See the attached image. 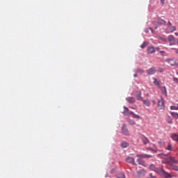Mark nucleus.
<instances>
[{
  "instance_id": "nucleus-1",
  "label": "nucleus",
  "mask_w": 178,
  "mask_h": 178,
  "mask_svg": "<svg viewBox=\"0 0 178 178\" xmlns=\"http://www.w3.org/2000/svg\"><path fill=\"white\" fill-rule=\"evenodd\" d=\"M149 169L154 170V172H156L157 173H160V175H162L165 177H173L175 176V175H171V173L166 172L162 168H156L154 164L150 165Z\"/></svg>"
},
{
  "instance_id": "nucleus-2",
  "label": "nucleus",
  "mask_w": 178,
  "mask_h": 178,
  "mask_svg": "<svg viewBox=\"0 0 178 178\" xmlns=\"http://www.w3.org/2000/svg\"><path fill=\"white\" fill-rule=\"evenodd\" d=\"M136 156L138 158L137 162H138V165H142L143 166H146V163H145V161H143V159L152 158V155H147V154H143V155L138 154V155H136Z\"/></svg>"
},
{
  "instance_id": "nucleus-3",
  "label": "nucleus",
  "mask_w": 178,
  "mask_h": 178,
  "mask_svg": "<svg viewBox=\"0 0 178 178\" xmlns=\"http://www.w3.org/2000/svg\"><path fill=\"white\" fill-rule=\"evenodd\" d=\"M165 163H168L172 168V165H174V163H178V159H176L174 156H169L165 158Z\"/></svg>"
},
{
  "instance_id": "nucleus-4",
  "label": "nucleus",
  "mask_w": 178,
  "mask_h": 178,
  "mask_svg": "<svg viewBox=\"0 0 178 178\" xmlns=\"http://www.w3.org/2000/svg\"><path fill=\"white\" fill-rule=\"evenodd\" d=\"M124 108L125 110L122 112V113H124V115H125L126 116H129V115L131 114L133 115V118H137L138 119L140 118V115H137L133 111L129 112V108H127V106H124Z\"/></svg>"
},
{
  "instance_id": "nucleus-5",
  "label": "nucleus",
  "mask_w": 178,
  "mask_h": 178,
  "mask_svg": "<svg viewBox=\"0 0 178 178\" xmlns=\"http://www.w3.org/2000/svg\"><path fill=\"white\" fill-rule=\"evenodd\" d=\"M168 42L170 43V45H175L176 41L175 36H173V35H168Z\"/></svg>"
},
{
  "instance_id": "nucleus-6",
  "label": "nucleus",
  "mask_w": 178,
  "mask_h": 178,
  "mask_svg": "<svg viewBox=\"0 0 178 178\" xmlns=\"http://www.w3.org/2000/svg\"><path fill=\"white\" fill-rule=\"evenodd\" d=\"M158 106L160 108V109H165V99H163V97H161L160 101H159Z\"/></svg>"
},
{
  "instance_id": "nucleus-7",
  "label": "nucleus",
  "mask_w": 178,
  "mask_h": 178,
  "mask_svg": "<svg viewBox=\"0 0 178 178\" xmlns=\"http://www.w3.org/2000/svg\"><path fill=\"white\" fill-rule=\"evenodd\" d=\"M160 89H161L162 94H163V95H165V97H168V90L166 89V86H161L160 85Z\"/></svg>"
},
{
  "instance_id": "nucleus-8",
  "label": "nucleus",
  "mask_w": 178,
  "mask_h": 178,
  "mask_svg": "<svg viewBox=\"0 0 178 178\" xmlns=\"http://www.w3.org/2000/svg\"><path fill=\"white\" fill-rule=\"evenodd\" d=\"M126 161L128 162L129 163H131L132 165H137L135 162L134 158H132L131 156H129L127 158Z\"/></svg>"
},
{
  "instance_id": "nucleus-9",
  "label": "nucleus",
  "mask_w": 178,
  "mask_h": 178,
  "mask_svg": "<svg viewBox=\"0 0 178 178\" xmlns=\"http://www.w3.org/2000/svg\"><path fill=\"white\" fill-rule=\"evenodd\" d=\"M147 72L149 75H154L156 72V70L154 67L152 68H149V70H147Z\"/></svg>"
},
{
  "instance_id": "nucleus-10",
  "label": "nucleus",
  "mask_w": 178,
  "mask_h": 178,
  "mask_svg": "<svg viewBox=\"0 0 178 178\" xmlns=\"http://www.w3.org/2000/svg\"><path fill=\"white\" fill-rule=\"evenodd\" d=\"M136 97L137 99H138V101H143V97H142V92L140 91L136 92Z\"/></svg>"
},
{
  "instance_id": "nucleus-11",
  "label": "nucleus",
  "mask_w": 178,
  "mask_h": 178,
  "mask_svg": "<svg viewBox=\"0 0 178 178\" xmlns=\"http://www.w3.org/2000/svg\"><path fill=\"white\" fill-rule=\"evenodd\" d=\"M122 129V133L124 134V135H126V136L129 135V132L126 125H123Z\"/></svg>"
},
{
  "instance_id": "nucleus-12",
  "label": "nucleus",
  "mask_w": 178,
  "mask_h": 178,
  "mask_svg": "<svg viewBox=\"0 0 178 178\" xmlns=\"http://www.w3.org/2000/svg\"><path fill=\"white\" fill-rule=\"evenodd\" d=\"M153 79H154V85H156L158 88H159L161 89V81H158V79H156V78H153Z\"/></svg>"
},
{
  "instance_id": "nucleus-13",
  "label": "nucleus",
  "mask_w": 178,
  "mask_h": 178,
  "mask_svg": "<svg viewBox=\"0 0 178 178\" xmlns=\"http://www.w3.org/2000/svg\"><path fill=\"white\" fill-rule=\"evenodd\" d=\"M127 102L129 104H134L136 102L135 98H133V97H129V98H127Z\"/></svg>"
},
{
  "instance_id": "nucleus-14",
  "label": "nucleus",
  "mask_w": 178,
  "mask_h": 178,
  "mask_svg": "<svg viewBox=\"0 0 178 178\" xmlns=\"http://www.w3.org/2000/svg\"><path fill=\"white\" fill-rule=\"evenodd\" d=\"M171 138L172 140H176L178 142V134H172Z\"/></svg>"
},
{
  "instance_id": "nucleus-15",
  "label": "nucleus",
  "mask_w": 178,
  "mask_h": 178,
  "mask_svg": "<svg viewBox=\"0 0 178 178\" xmlns=\"http://www.w3.org/2000/svg\"><path fill=\"white\" fill-rule=\"evenodd\" d=\"M147 51L149 54H154L155 52V49H154V47H149L147 48Z\"/></svg>"
},
{
  "instance_id": "nucleus-16",
  "label": "nucleus",
  "mask_w": 178,
  "mask_h": 178,
  "mask_svg": "<svg viewBox=\"0 0 178 178\" xmlns=\"http://www.w3.org/2000/svg\"><path fill=\"white\" fill-rule=\"evenodd\" d=\"M167 62H168V63H170L172 66H175V65H177L176 60H174L173 59H168Z\"/></svg>"
},
{
  "instance_id": "nucleus-17",
  "label": "nucleus",
  "mask_w": 178,
  "mask_h": 178,
  "mask_svg": "<svg viewBox=\"0 0 178 178\" xmlns=\"http://www.w3.org/2000/svg\"><path fill=\"white\" fill-rule=\"evenodd\" d=\"M143 104L146 105V106H150L151 102L149 99H143Z\"/></svg>"
},
{
  "instance_id": "nucleus-18",
  "label": "nucleus",
  "mask_w": 178,
  "mask_h": 178,
  "mask_svg": "<svg viewBox=\"0 0 178 178\" xmlns=\"http://www.w3.org/2000/svg\"><path fill=\"white\" fill-rule=\"evenodd\" d=\"M142 140L143 143H145V145H147L149 142L148 138H145V137L142 138Z\"/></svg>"
},
{
  "instance_id": "nucleus-19",
  "label": "nucleus",
  "mask_w": 178,
  "mask_h": 178,
  "mask_svg": "<svg viewBox=\"0 0 178 178\" xmlns=\"http://www.w3.org/2000/svg\"><path fill=\"white\" fill-rule=\"evenodd\" d=\"M158 23L161 24L162 25H165L166 21H165V19H158Z\"/></svg>"
},
{
  "instance_id": "nucleus-20",
  "label": "nucleus",
  "mask_w": 178,
  "mask_h": 178,
  "mask_svg": "<svg viewBox=\"0 0 178 178\" xmlns=\"http://www.w3.org/2000/svg\"><path fill=\"white\" fill-rule=\"evenodd\" d=\"M171 115L176 119H178V112H171Z\"/></svg>"
},
{
  "instance_id": "nucleus-21",
  "label": "nucleus",
  "mask_w": 178,
  "mask_h": 178,
  "mask_svg": "<svg viewBox=\"0 0 178 178\" xmlns=\"http://www.w3.org/2000/svg\"><path fill=\"white\" fill-rule=\"evenodd\" d=\"M117 177H118V178H126V175L124 173H119L117 175Z\"/></svg>"
},
{
  "instance_id": "nucleus-22",
  "label": "nucleus",
  "mask_w": 178,
  "mask_h": 178,
  "mask_svg": "<svg viewBox=\"0 0 178 178\" xmlns=\"http://www.w3.org/2000/svg\"><path fill=\"white\" fill-rule=\"evenodd\" d=\"M128 122L129 124H136V122L134 120V119H128Z\"/></svg>"
},
{
  "instance_id": "nucleus-23",
  "label": "nucleus",
  "mask_w": 178,
  "mask_h": 178,
  "mask_svg": "<svg viewBox=\"0 0 178 178\" xmlns=\"http://www.w3.org/2000/svg\"><path fill=\"white\" fill-rule=\"evenodd\" d=\"M159 40H161V41H163V42H166L167 40L166 38H164L163 36H158Z\"/></svg>"
},
{
  "instance_id": "nucleus-24",
  "label": "nucleus",
  "mask_w": 178,
  "mask_h": 178,
  "mask_svg": "<svg viewBox=\"0 0 178 178\" xmlns=\"http://www.w3.org/2000/svg\"><path fill=\"white\" fill-rule=\"evenodd\" d=\"M121 146L122 147H127V146H129V143L127 142H122Z\"/></svg>"
},
{
  "instance_id": "nucleus-25",
  "label": "nucleus",
  "mask_w": 178,
  "mask_h": 178,
  "mask_svg": "<svg viewBox=\"0 0 178 178\" xmlns=\"http://www.w3.org/2000/svg\"><path fill=\"white\" fill-rule=\"evenodd\" d=\"M147 45H148V42H143V44H142V45H140V47L145 48L147 47Z\"/></svg>"
},
{
  "instance_id": "nucleus-26",
  "label": "nucleus",
  "mask_w": 178,
  "mask_h": 178,
  "mask_svg": "<svg viewBox=\"0 0 178 178\" xmlns=\"http://www.w3.org/2000/svg\"><path fill=\"white\" fill-rule=\"evenodd\" d=\"M170 109L175 110V111H178V104H177V106H170Z\"/></svg>"
},
{
  "instance_id": "nucleus-27",
  "label": "nucleus",
  "mask_w": 178,
  "mask_h": 178,
  "mask_svg": "<svg viewBox=\"0 0 178 178\" xmlns=\"http://www.w3.org/2000/svg\"><path fill=\"white\" fill-rule=\"evenodd\" d=\"M172 169H174V170L178 171V165H172Z\"/></svg>"
},
{
  "instance_id": "nucleus-28",
  "label": "nucleus",
  "mask_w": 178,
  "mask_h": 178,
  "mask_svg": "<svg viewBox=\"0 0 178 178\" xmlns=\"http://www.w3.org/2000/svg\"><path fill=\"white\" fill-rule=\"evenodd\" d=\"M176 29H177L176 26H171L170 31L174 32V31H176Z\"/></svg>"
},
{
  "instance_id": "nucleus-29",
  "label": "nucleus",
  "mask_w": 178,
  "mask_h": 178,
  "mask_svg": "<svg viewBox=\"0 0 178 178\" xmlns=\"http://www.w3.org/2000/svg\"><path fill=\"white\" fill-rule=\"evenodd\" d=\"M172 145H168V146L166 147V149L168 150H172Z\"/></svg>"
},
{
  "instance_id": "nucleus-30",
  "label": "nucleus",
  "mask_w": 178,
  "mask_h": 178,
  "mask_svg": "<svg viewBox=\"0 0 178 178\" xmlns=\"http://www.w3.org/2000/svg\"><path fill=\"white\" fill-rule=\"evenodd\" d=\"M173 81L174 82H175L176 83H178V78H176L175 76L173 77Z\"/></svg>"
},
{
  "instance_id": "nucleus-31",
  "label": "nucleus",
  "mask_w": 178,
  "mask_h": 178,
  "mask_svg": "<svg viewBox=\"0 0 178 178\" xmlns=\"http://www.w3.org/2000/svg\"><path fill=\"white\" fill-rule=\"evenodd\" d=\"M168 123H173L172 119L171 118L168 119Z\"/></svg>"
},
{
  "instance_id": "nucleus-32",
  "label": "nucleus",
  "mask_w": 178,
  "mask_h": 178,
  "mask_svg": "<svg viewBox=\"0 0 178 178\" xmlns=\"http://www.w3.org/2000/svg\"><path fill=\"white\" fill-rule=\"evenodd\" d=\"M164 70L163 68H159V72H163Z\"/></svg>"
},
{
  "instance_id": "nucleus-33",
  "label": "nucleus",
  "mask_w": 178,
  "mask_h": 178,
  "mask_svg": "<svg viewBox=\"0 0 178 178\" xmlns=\"http://www.w3.org/2000/svg\"><path fill=\"white\" fill-rule=\"evenodd\" d=\"M152 103L153 104V105H156V101L154 99H153L152 101Z\"/></svg>"
},
{
  "instance_id": "nucleus-34",
  "label": "nucleus",
  "mask_w": 178,
  "mask_h": 178,
  "mask_svg": "<svg viewBox=\"0 0 178 178\" xmlns=\"http://www.w3.org/2000/svg\"><path fill=\"white\" fill-rule=\"evenodd\" d=\"M168 26H172V23L170 22V21L168 22Z\"/></svg>"
},
{
  "instance_id": "nucleus-35",
  "label": "nucleus",
  "mask_w": 178,
  "mask_h": 178,
  "mask_svg": "<svg viewBox=\"0 0 178 178\" xmlns=\"http://www.w3.org/2000/svg\"><path fill=\"white\" fill-rule=\"evenodd\" d=\"M165 1H166V0H160L161 3H165Z\"/></svg>"
},
{
  "instance_id": "nucleus-36",
  "label": "nucleus",
  "mask_w": 178,
  "mask_h": 178,
  "mask_svg": "<svg viewBox=\"0 0 178 178\" xmlns=\"http://www.w3.org/2000/svg\"><path fill=\"white\" fill-rule=\"evenodd\" d=\"M145 172V170H140V172L138 173V175H140V173H143V172Z\"/></svg>"
},
{
  "instance_id": "nucleus-37",
  "label": "nucleus",
  "mask_w": 178,
  "mask_h": 178,
  "mask_svg": "<svg viewBox=\"0 0 178 178\" xmlns=\"http://www.w3.org/2000/svg\"><path fill=\"white\" fill-rule=\"evenodd\" d=\"M132 109H136V106H132Z\"/></svg>"
},
{
  "instance_id": "nucleus-38",
  "label": "nucleus",
  "mask_w": 178,
  "mask_h": 178,
  "mask_svg": "<svg viewBox=\"0 0 178 178\" xmlns=\"http://www.w3.org/2000/svg\"><path fill=\"white\" fill-rule=\"evenodd\" d=\"M176 54H178V49H175Z\"/></svg>"
},
{
  "instance_id": "nucleus-39",
  "label": "nucleus",
  "mask_w": 178,
  "mask_h": 178,
  "mask_svg": "<svg viewBox=\"0 0 178 178\" xmlns=\"http://www.w3.org/2000/svg\"><path fill=\"white\" fill-rule=\"evenodd\" d=\"M140 72L143 73V72H144V71H143V70H140Z\"/></svg>"
},
{
  "instance_id": "nucleus-40",
  "label": "nucleus",
  "mask_w": 178,
  "mask_h": 178,
  "mask_svg": "<svg viewBox=\"0 0 178 178\" xmlns=\"http://www.w3.org/2000/svg\"><path fill=\"white\" fill-rule=\"evenodd\" d=\"M148 149H149V150H152V147H148Z\"/></svg>"
},
{
  "instance_id": "nucleus-41",
  "label": "nucleus",
  "mask_w": 178,
  "mask_h": 178,
  "mask_svg": "<svg viewBox=\"0 0 178 178\" xmlns=\"http://www.w3.org/2000/svg\"><path fill=\"white\" fill-rule=\"evenodd\" d=\"M147 178H154V176H151V177H147Z\"/></svg>"
},
{
  "instance_id": "nucleus-42",
  "label": "nucleus",
  "mask_w": 178,
  "mask_h": 178,
  "mask_svg": "<svg viewBox=\"0 0 178 178\" xmlns=\"http://www.w3.org/2000/svg\"><path fill=\"white\" fill-rule=\"evenodd\" d=\"M175 35H178V33H177V32H175Z\"/></svg>"
},
{
  "instance_id": "nucleus-43",
  "label": "nucleus",
  "mask_w": 178,
  "mask_h": 178,
  "mask_svg": "<svg viewBox=\"0 0 178 178\" xmlns=\"http://www.w3.org/2000/svg\"><path fill=\"white\" fill-rule=\"evenodd\" d=\"M149 29H150L151 31H152V28H149Z\"/></svg>"
},
{
  "instance_id": "nucleus-44",
  "label": "nucleus",
  "mask_w": 178,
  "mask_h": 178,
  "mask_svg": "<svg viewBox=\"0 0 178 178\" xmlns=\"http://www.w3.org/2000/svg\"><path fill=\"white\" fill-rule=\"evenodd\" d=\"M177 75H178V71H177Z\"/></svg>"
},
{
  "instance_id": "nucleus-45",
  "label": "nucleus",
  "mask_w": 178,
  "mask_h": 178,
  "mask_svg": "<svg viewBox=\"0 0 178 178\" xmlns=\"http://www.w3.org/2000/svg\"><path fill=\"white\" fill-rule=\"evenodd\" d=\"M134 76H137V75H136V74H135V75H134Z\"/></svg>"
},
{
  "instance_id": "nucleus-46",
  "label": "nucleus",
  "mask_w": 178,
  "mask_h": 178,
  "mask_svg": "<svg viewBox=\"0 0 178 178\" xmlns=\"http://www.w3.org/2000/svg\"><path fill=\"white\" fill-rule=\"evenodd\" d=\"M158 50H159V48H157Z\"/></svg>"
},
{
  "instance_id": "nucleus-47",
  "label": "nucleus",
  "mask_w": 178,
  "mask_h": 178,
  "mask_svg": "<svg viewBox=\"0 0 178 178\" xmlns=\"http://www.w3.org/2000/svg\"><path fill=\"white\" fill-rule=\"evenodd\" d=\"M177 44H178V40H177Z\"/></svg>"
},
{
  "instance_id": "nucleus-48",
  "label": "nucleus",
  "mask_w": 178,
  "mask_h": 178,
  "mask_svg": "<svg viewBox=\"0 0 178 178\" xmlns=\"http://www.w3.org/2000/svg\"><path fill=\"white\" fill-rule=\"evenodd\" d=\"M177 105H178V104H177Z\"/></svg>"
}]
</instances>
